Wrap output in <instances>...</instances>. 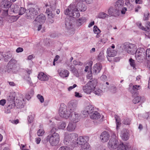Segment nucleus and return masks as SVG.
Returning a JSON list of instances; mask_svg holds the SVG:
<instances>
[{
	"label": "nucleus",
	"mask_w": 150,
	"mask_h": 150,
	"mask_svg": "<svg viewBox=\"0 0 150 150\" xmlns=\"http://www.w3.org/2000/svg\"><path fill=\"white\" fill-rule=\"evenodd\" d=\"M57 2L56 0H53L50 3V8H47L45 13L47 16V22L48 24L53 23L54 22L53 18L55 15V11L56 10Z\"/></svg>",
	"instance_id": "f257e3e1"
},
{
	"label": "nucleus",
	"mask_w": 150,
	"mask_h": 150,
	"mask_svg": "<svg viewBox=\"0 0 150 150\" xmlns=\"http://www.w3.org/2000/svg\"><path fill=\"white\" fill-rule=\"evenodd\" d=\"M18 71L17 67V61L14 59H12L8 63L6 67L3 69V73L7 72L8 73L16 74Z\"/></svg>",
	"instance_id": "f03ea898"
},
{
	"label": "nucleus",
	"mask_w": 150,
	"mask_h": 150,
	"mask_svg": "<svg viewBox=\"0 0 150 150\" xmlns=\"http://www.w3.org/2000/svg\"><path fill=\"white\" fill-rule=\"evenodd\" d=\"M64 14L69 15L70 17L77 18L80 16V14L78 9L76 8V5L74 4L70 5L68 8L64 11Z\"/></svg>",
	"instance_id": "7ed1b4c3"
},
{
	"label": "nucleus",
	"mask_w": 150,
	"mask_h": 150,
	"mask_svg": "<svg viewBox=\"0 0 150 150\" xmlns=\"http://www.w3.org/2000/svg\"><path fill=\"white\" fill-rule=\"evenodd\" d=\"M78 135L76 133H72L65 136L64 143L65 144L69 145L72 143L76 144L78 139Z\"/></svg>",
	"instance_id": "20e7f679"
},
{
	"label": "nucleus",
	"mask_w": 150,
	"mask_h": 150,
	"mask_svg": "<svg viewBox=\"0 0 150 150\" xmlns=\"http://www.w3.org/2000/svg\"><path fill=\"white\" fill-rule=\"evenodd\" d=\"M146 50L143 48H138L135 54L137 61L142 62L146 59Z\"/></svg>",
	"instance_id": "39448f33"
},
{
	"label": "nucleus",
	"mask_w": 150,
	"mask_h": 150,
	"mask_svg": "<svg viewBox=\"0 0 150 150\" xmlns=\"http://www.w3.org/2000/svg\"><path fill=\"white\" fill-rule=\"evenodd\" d=\"M97 83L96 79L89 81L86 85L83 86V89L84 92L86 93L90 94L96 87Z\"/></svg>",
	"instance_id": "423d86ee"
},
{
	"label": "nucleus",
	"mask_w": 150,
	"mask_h": 150,
	"mask_svg": "<svg viewBox=\"0 0 150 150\" xmlns=\"http://www.w3.org/2000/svg\"><path fill=\"white\" fill-rule=\"evenodd\" d=\"M122 47L129 54H134L136 53L137 47L134 44L128 42H125L122 45Z\"/></svg>",
	"instance_id": "0eeeda50"
},
{
	"label": "nucleus",
	"mask_w": 150,
	"mask_h": 150,
	"mask_svg": "<svg viewBox=\"0 0 150 150\" xmlns=\"http://www.w3.org/2000/svg\"><path fill=\"white\" fill-rule=\"evenodd\" d=\"M59 140V136L57 133H54L52 134H50L46 137L47 142L49 141L50 144L52 146L57 145Z\"/></svg>",
	"instance_id": "6e6552de"
},
{
	"label": "nucleus",
	"mask_w": 150,
	"mask_h": 150,
	"mask_svg": "<svg viewBox=\"0 0 150 150\" xmlns=\"http://www.w3.org/2000/svg\"><path fill=\"white\" fill-rule=\"evenodd\" d=\"M119 144V143L116 138V135L113 133L108 142V147L110 149H116Z\"/></svg>",
	"instance_id": "1a4fd4ad"
},
{
	"label": "nucleus",
	"mask_w": 150,
	"mask_h": 150,
	"mask_svg": "<svg viewBox=\"0 0 150 150\" xmlns=\"http://www.w3.org/2000/svg\"><path fill=\"white\" fill-rule=\"evenodd\" d=\"M39 9L37 7L35 8H31L26 11V16L27 18H33L38 14V11Z\"/></svg>",
	"instance_id": "9d476101"
},
{
	"label": "nucleus",
	"mask_w": 150,
	"mask_h": 150,
	"mask_svg": "<svg viewBox=\"0 0 150 150\" xmlns=\"http://www.w3.org/2000/svg\"><path fill=\"white\" fill-rule=\"evenodd\" d=\"M59 115L60 117L65 118H67L70 117L71 113L66 106L64 107L61 106L59 109Z\"/></svg>",
	"instance_id": "9b49d317"
},
{
	"label": "nucleus",
	"mask_w": 150,
	"mask_h": 150,
	"mask_svg": "<svg viewBox=\"0 0 150 150\" xmlns=\"http://www.w3.org/2000/svg\"><path fill=\"white\" fill-rule=\"evenodd\" d=\"M124 1L122 0H118L116 3L115 5V8L119 12L121 11L122 13L124 14L127 8L125 7H123Z\"/></svg>",
	"instance_id": "f8f14e48"
},
{
	"label": "nucleus",
	"mask_w": 150,
	"mask_h": 150,
	"mask_svg": "<svg viewBox=\"0 0 150 150\" xmlns=\"http://www.w3.org/2000/svg\"><path fill=\"white\" fill-rule=\"evenodd\" d=\"M15 97L13 96H9L8 99V105L7 108H6L5 112L7 113H9L11 112L10 109L13 108L15 106L16 104L14 101Z\"/></svg>",
	"instance_id": "ddd939ff"
},
{
	"label": "nucleus",
	"mask_w": 150,
	"mask_h": 150,
	"mask_svg": "<svg viewBox=\"0 0 150 150\" xmlns=\"http://www.w3.org/2000/svg\"><path fill=\"white\" fill-rule=\"evenodd\" d=\"M78 105V102L76 100L70 101L68 104L67 108L71 113H73L76 110Z\"/></svg>",
	"instance_id": "4468645a"
},
{
	"label": "nucleus",
	"mask_w": 150,
	"mask_h": 150,
	"mask_svg": "<svg viewBox=\"0 0 150 150\" xmlns=\"http://www.w3.org/2000/svg\"><path fill=\"white\" fill-rule=\"evenodd\" d=\"M129 91L131 93L132 95L136 94L137 95L138 94L137 91L140 89V86L137 85H133L132 83H131L129 84Z\"/></svg>",
	"instance_id": "2eb2a0df"
},
{
	"label": "nucleus",
	"mask_w": 150,
	"mask_h": 150,
	"mask_svg": "<svg viewBox=\"0 0 150 150\" xmlns=\"http://www.w3.org/2000/svg\"><path fill=\"white\" fill-rule=\"evenodd\" d=\"M89 138L87 136H80L78 138L76 144L81 145V146L84 145L85 144H88L87 142Z\"/></svg>",
	"instance_id": "dca6fc26"
},
{
	"label": "nucleus",
	"mask_w": 150,
	"mask_h": 150,
	"mask_svg": "<svg viewBox=\"0 0 150 150\" xmlns=\"http://www.w3.org/2000/svg\"><path fill=\"white\" fill-rule=\"evenodd\" d=\"M102 67V65L100 63H97L93 67L92 70L93 73L96 74L99 73Z\"/></svg>",
	"instance_id": "f3484780"
},
{
	"label": "nucleus",
	"mask_w": 150,
	"mask_h": 150,
	"mask_svg": "<svg viewBox=\"0 0 150 150\" xmlns=\"http://www.w3.org/2000/svg\"><path fill=\"white\" fill-rule=\"evenodd\" d=\"M110 137L109 133L106 131H104L101 133L100 138L103 142H105L109 140Z\"/></svg>",
	"instance_id": "a211bd4d"
},
{
	"label": "nucleus",
	"mask_w": 150,
	"mask_h": 150,
	"mask_svg": "<svg viewBox=\"0 0 150 150\" xmlns=\"http://www.w3.org/2000/svg\"><path fill=\"white\" fill-rule=\"evenodd\" d=\"M108 13L110 16L116 17L119 16L120 12L116 8H115L112 7H110L108 10Z\"/></svg>",
	"instance_id": "6ab92c4d"
},
{
	"label": "nucleus",
	"mask_w": 150,
	"mask_h": 150,
	"mask_svg": "<svg viewBox=\"0 0 150 150\" xmlns=\"http://www.w3.org/2000/svg\"><path fill=\"white\" fill-rule=\"evenodd\" d=\"M75 1L77 3L76 6V8L78 9L79 11H84L86 10V7L84 4H82L83 1H76V0Z\"/></svg>",
	"instance_id": "aec40b11"
},
{
	"label": "nucleus",
	"mask_w": 150,
	"mask_h": 150,
	"mask_svg": "<svg viewBox=\"0 0 150 150\" xmlns=\"http://www.w3.org/2000/svg\"><path fill=\"white\" fill-rule=\"evenodd\" d=\"M117 53V52L114 50L111 49L110 48H108L107 51V54L108 56L107 58L108 60L109 61H111V60H109L108 57H114L116 55Z\"/></svg>",
	"instance_id": "412c9836"
},
{
	"label": "nucleus",
	"mask_w": 150,
	"mask_h": 150,
	"mask_svg": "<svg viewBox=\"0 0 150 150\" xmlns=\"http://www.w3.org/2000/svg\"><path fill=\"white\" fill-rule=\"evenodd\" d=\"M117 150H128L131 148V145L129 144H124L122 143H120L117 146Z\"/></svg>",
	"instance_id": "4be33fe9"
},
{
	"label": "nucleus",
	"mask_w": 150,
	"mask_h": 150,
	"mask_svg": "<svg viewBox=\"0 0 150 150\" xmlns=\"http://www.w3.org/2000/svg\"><path fill=\"white\" fill-rule=\"evenodd\" d=\"M76 127V122L72 121L70 122L67 127V129L69 132H72L74 131Z\"/></svg>",
	"instance_id": "5701e85b"
},
{
	"label": "nucleus",
	"mask_w": 150,
	"mask_h": 150,
	"mask_svg": "<svg viewBox=\"0 0 150 150\" xmlns=\"http://www.w3.org/2000/svg\"><path fill=\"white\" fill-rule=\"evenodd\" d=\"M26 71L27 75H26L24 76V79L31 86L32 85L33 83L31 81L30 78L29 76V75L31 73V71L27 69L26 70Z\"/></svg>",
	"instance_id": "b1692460"
},
{
	"label": "nucleus",
	"mask_w": 150,
	"mask_h": 150,
	"mask_svg": "<svg viewBox=\"0 0 150 150\" xmlns=\"http://www.w3.org/2000/svg\"><path fill=\"white\" fill-rule=\"evenodd\" d=\"M3 59L5 62H7L8 59L12 57V54L9 51L6 52H3L2 54Z\"/></svg>",
	"instance_id": "393cba45"
},
{
	"label": "nucleus",
	"mask_w": 150,
	"mask_h": 150,
	"mask_svg": "<svg viewBox=\"0 0 150 150\" xmlns=\"http://www.w3.org/2000/svg\"><path fill=\"white\" fill-rule=\"evenodd\" d=\"M45 16L43 14H41L36 18L35 21L38 22L40 23H43L45 22Z\"/></svg>",
	"instance_id": "a878e982"
},
{
	"label": "nucleus",
	"mask_w": 150,
	"mask_h": 150,
	"mask_svg": "<svg viewBox=\"0 0 150 150\" xmlns=\"http://www.w3.org/2000/svg\"><path fill=\"white\" fill-rule=\"evenodd\" d=\"M71 17L66 18L65 21V25L66 28L69 30L72 27V21L71 20Z\"/></svg>",
	"instance_id": "bb28decb"
},
{
	"label": "nucleus",
	"mask_w": 150,
	"mask_h": 150,
	"mask_svg": "<svg viewBox=\"0 0 150 150\" xmlns=\"http://www.w3.org/2000/svg\"><path fill=\"white\" fill-rule=\"evenodd\" d=\"M90 117L93 120H97L100 117V115L97 111H94L90 115Z\"/></svg>",
	"instance_id": "cd10ccee"
},
{
	"label": "nucleus",
	"mask_w": 150,
	"mask_h": 150,
	"mask_svg": "<svg viewBox=\"0 0 150 150\" xmlns=\"http://www.w3.org/2000/svg\"><path fill=\"white\" fill-rule=\"evenodd\" d=\"M103 89H104V91H107L109 89L108 88V87L106 86L105 87V86H103L102 88ZM111 92L113 93H116L117 91V88L116 87L113 85H112L111 86L110 89H109Z\"/></svg>",
	"instance_id": "c85d7f7f"
},
{
	"label": "nucleus",
	"mask_w": 150,
	"mask_h": 150,
	"mask_svg": "<svg viewBox=\"0 0 150 150\" xmlns=\"http://www.w3.org/2000/svg\"><path fill=\"white\" fill-rule=\"evenodd\" d=\"M38 78L42 81H47L48 79V77L42 72L39 73Z\"/></svg>",
	"instance_id": "c756f323"
},
{
	"label": "nucleus",
	"mask_w": 150,
	"mask_h": 150,
	"mask_svg": "<svg viewBox=\"0 0 150 150\" xmlns=\"http://www.w3.org/2000/svg\"><path fill=\"white\" fill-rule=\"evenodd\" d=\"M11 6V2L8 1L4 0L1 3V6L2 8H8Z\"/></svg>",
	"instance_id": "7c9ffc66"
},
{
	"label": "nucleus",
	"mask_w": 150,
	"mask_h": 150,
	"mask_svg": "<svg viewBox=\"0 0 150 150\" xmlns=\"http://www.w3.org/2000/svg\"><path fill=\"white\" fill-rule=\"evenodd\" d=\"M68 65L70 67V71L76 77H78L79 76V73L74 66L72 65H70V64H68Z\"/></svg>",
	"instance_id": "2f4dec72"
},
{
	"label": "nucleus",
	"mask_w": 150,
	"mask_h": 150,
	"mask_svg": "<svg viewBox=\"0 0 150 150\" xmlns=\"http://www.w3.org/2000/svg\"><path fill=\"white\" fill-rule=\"evenodd\" d=\"M18 18V16H9L6 20L9 23H12L16 21Z\"/></svg>",
	"instance_id": "473e14b6"
},
{
	"label": "nucleus",
	"mask_w": 150,
	"mask_h": 150,
	"mask_svg": "<svg viewBox=\"0 0 150 150\" xmlns=\"http://www.w3.org/2000/svg\"><path fill=\"white\" fill-rule=\"evenodd\" d=\"M77 113L74 112L73 113H71L70 116L72 117L73 121L76 122H78L79 117Z\"/></svg>",
	"instance_id": "72a5a7b5"
},
{
	"label": "nucleus",
	"mask_w": 150,
	"mask_h": 150,
	"mask_svg": "<svg viewBox=\"0 0 150 150\" xmlns=\"http://www.w3.org/2000/svg\"><path fill=\"white\" fill-rule=\"evenodd\" d=\"M121 136L123 140L126 141L129 139V134L127 131H124L122 132Z\"/></svg>",
	"instance_id": "f704fd0d"
},
{
	"label": "nucleus",
	"mask_w": 150,
	"mask_h": 150,
	"mask_svg": "<svg viewBox=\"0 0 150 150\" xmlns=\"http://www.w3.org/2000/svg\"><path fill=\"white\" fill-rule=\"evenodd\" d=\"M69 74V71L67 70H62L59 73L60 76L63 78L68 77Z\"/></svg>",
	"instance_id": "c9c22d12"
},
{
	"label": "nucleus",
	"mask_w": 150,
	"mask_h": 150,
	"mask_svg": "<svg viewBox=\"0 0 150 150\" xmlns=\"http://www.w3.org/2000/svg\"><path fill=\"white\" fill-rule=\"evenodd\" d=\"M109 15L103 12H101L99 13L97 16H96V18L100 19H104L108 17Z\"/></svg>",
	"instance_id": "e433bc0d"
},
{
	"label": "nucleus",
	"mask_w": 150,
	"mask_h": 150,
	"mask_svg": "<svg viewBox=\"0 0 150 150\" xmlns=\"http://www.w3.org/2000/svg\"><path fill=\"white\" fill-rule=\"evenodd\" d=\"M11 11L15 13H17L19 12L20 8L18 6L16 5H11L10 7Z\"/></svg>",
	"instance_id": "4c0bfd02"
},
{
	"label": "nucleus",
	"mask_w": 150,
	"mask_h": 150,
	"mask_svg": "<svg viewBox=\"0 0 150 150\" xmlns=\"http://www.w3.org/2000/svg\"><path fill=\"white\" fill-rule=\"evenodd\" d=\"M137 25L141 29L145 31H148L150 30V28L148 27H147V28H144V26H142L141 23L140 22H138L136 23Z\"/></svg>",
	"instance_id": "58836bf2"
},
{
	"label": "nucleus",
	"mask_w": 150,
	"mask_h": 150,
	"mask_svg": "<svg viewBox=\"0 0 150 150\" xmlns=\"http://www.w3.org/2000/svg\"><path fill=\"white\" fill-rule=\"evenodd\" d=\"M86 19L85 17H82L79 18L76 21V23L78 26H80L86 21Z\"/></svg>",
	"instance_id": "ea45409f"
},
{
	"label": "nucleus",
	"mask_w": 150,
	"mask_h": 150,
	"mask_svg": "<svg viewBox=\"0 0 150 150\" xmlns=\"http://www.w3.org/2000/svg\"><path fill=\"white\" fill-rule=\"evenodd\" d=\"M85 108L87 110V111H88L89 114H90V115L94 111V107L91 105H89L87 106H86Z\"/></svg>",
	"instance_id": "a19ab883"
},
{
	"label": "nucleus",
	"mask_w": 150,
	"mask_h": 150,
	"mask_svg": "<svg viewBox=\"0 0 150 150\" xmlns=\"http://www.w3.org/2000/svg\"><path fill=\"white\" fill-rule=\"evenodd\" d=\"M17 108H21L23 107V105L21 100L16 99V103L15 102Z\"/></svg>",
	"instance_id": "79ce46f5"
},
{
	"label": "nucleus",
	"mask_w": 150,
	"mask_h": 150,
	"mask_svg": "<svg viewBox=\"0 0 150 150\" xmlns=\"http://www.w3.org/2000/svg\"><path fill=\"white\" fill-rule=\"evenodd\" d=\"M115 118L116 123V129H117L120 124V117L117 115H115Z\"/></svg>",
	"instance_id": "37998d69"
},
{
	"label": "nucleus",
	"mask_w": 150,
	"mask_h": 150,
	"mask_svg": "<svg viewBox=\"0 0 150 150\" xmlns=\"http://www.w3.org/2000/svg\"><path fill=\"white\" fill-rule=\"evenodd\" d=\"M8 10L7 9L3 10L2 12V15L3 17V18L6 20L7 19L8 16H9L8 15Z\"/></svg>",
	"instance_id": "c03bdc74"
},
{
	"label": "nucleus",
	"mask_w": 150,
	"mask_h": 150,
	"mask_svg": "<svg viewBox=\"0 0 150 150\" xmlns=\"http://www.w3.org/2000/svg\"><path fill=\"white\" fill-rule=\"evenodd\" d=\"M34 118V115H29L28 117V123L30 124L33 122Z\"/></svg>",
	"instance_id": "a18cd8bd"
},
{
	"label": "nucleus",
	"mask_w": 150,
	"mask_h": 150,
	"mask_svg": "<svg viewBox=\"0 0 150 150\" xmlns=\"http://www.w3.org/2000/svg\"><path fill=\"white\" fill-rule=\"evenodd\" d=\"M146 59L148 61L150 60V48L146 50Z\"/></svg>",
	"instance_id": "49530a36"
},
{
	"label": "nucleus",
	"mask_w": 150,
	"mask_h": 150,
	"mask_svg": "<svg viewBox=\"0 0 150 150\" xmlns=\"http://www.w3.org/2000/svg\"><path fill=\"white\" fill-rule=\"evenodd\" d=\"M94 90H93L94 93L96 95H99L102 93V91L99 88H95V87L94 88Z\"/></svg>",
	"instance_id": "de8ad7c7"
},
{
	"label": "nucleus",
	"mask_w": 150,
	"mask_h": 150,
	"mask_svg": "<svg viewBox=\"0 0 150 150\" xmlns=\"http://www.w3.org/2000/svg\"><path fill=\"white\" fill-rule=\"evenodd\" d=\"M90 145L89 144H85L81 146V150H89Z\"/></svg>",
	"instance_id": "09e8293b"
},
{
	"label": "nucleus",
	"mask_w": 150,
	"mask_h": 150,
	"mask_svg": "<svg viewBox=\"0 0 150 150\" xmlns=\"http://www.w3.org/2000/svg\"><path fill=\"white\" fill-rule=\"evenodd\" d=\"M129 61L131 66L134 69H136L135 68L136 64L135 63L134 60L132 58H131L129 59Z\"/></svg>",
	"instance_id": "8fccbe9b"
},
{
	"label": "nucleus",
	"mask_w": 150,
	"mask_h": 150,
	"mask_svg": "<svg viewBox=\"0 0 150 150\" xmlns=\"http://www.w3.org/2000/svg\"><path fill=\"white\" fill-rule=\"evenodd\" d=\"M141 97L140 96H137L133 100V103L134 104L140 102Z\"/></svg>",
	"instance_id": "3c124183"
},
{
	"label": "nucleus",
	"mask_w": 150,
	"mask_h": 150,
	"mask_svg": "<svg viewBox=\"0 0 150 150\" xmlns=\"http://www.w3.org/2000/svg\"><path fill=\"white\" fill-rule=\"evenodd\" d=\"M149 13L148 11H146L144 14L143 17V20L144 21H147L149 19Z\"/></svg>",
	"instance_id": "603ef678"
},
{
	"label": "nucleus",
	"mask_w": 150,
	"mask_h": 150,
	"mask_svg": "<svg viewBox=\"0 0 150 150\" xmlns=\"http://www.w3.org/2000/svg\"><path fill=\"white\" fill-rule=\"evenodd\" d=\"M66 126V124L64 122H60L58 126L59 129H64Z\"/></svg>",
	"instance_id": "864d4df0"
},
{
	"label": "nucleus",
	"mask_w": 150,
	"mask_h": 150,
	"mask_svg": "<svg viewBox=\"0 0 150 150\" xmlns=\"http://www.w3.org/2000/svg\"><path fill=\"white\" fill-rule=\"evenodd\" d=\"M93 31L96 34H98L100 33L101 31L96 26H94L93 27Z\"/></svg>",
	"instance_id": "5fc2aeb1"
},
{
	"label": "nucleus",
	"mask_w": 150,
	"mask_h": 150,
	"mask_svg": "<svg viewBox=\"0 0 150 150\" xmlns=\"http://www.w3.org/2000/svg\"><path fill=\"white\" fill-rule=\"evenodd\" d=\"M104 55L103 53H100L98 55V60L101 62L104 60Z\"/></svg>",
	"instance_id": "6e6d98bb"
},
{
	"label": "nucleus",
	"mask_w": 150,
	"mask_h": 150,
	"mask_svg": "<svg viewBox=\"0 0 150 150\" xmlns=\"http://www.w3.org/2000/svg\"><path fill=\"white\" fill-rule=\"evenodd\" d=\"M45 132L44 130L42 129H39L37 132V135L39 136H42L44 134Z\"/></svg>",
	"instance_id": "4d7b16f0"
},
{
	"label": "nucleus",
	"mask_w": 150,
	"mask_h": 150,
	"mask_svg": "<svg viewBox=\"0 0 150 150\" xmlns=\"http://www.w3.org/2000/svg\"><path fill=\"white\" fill-rule=\"evenodd\" d=\"M26 10H25L24 8L23 7H21V8H20V10L19 11V15H22L23 14H24L25 12H26Z\"/></svg>",
	"instance_id": "13d9d810"
},
{
	"label": "nucleus",
	"mask_w": 150,
	"mask_h": 150,
	"mask_svg": "<svg viewBox=\"0 0 150 150\" xmlns=\"http://www.w3.org/2000/svg\"><path fill=\"white\" fill-rule=\"evenodd\" d=\"M90 69V71L88 72V75L87 76V77L88 78V79H91L92 77V74L93 73L92 72V71H91V68Z\"/></svg>",
	"instance_id": "bf43d9fd"
},
{
	"label": "nucleus",
	"mask_w": 150,
	"mask_h": 150,
	"mask_svg": "<svg viewBox=\"0 0 150 150\" xmlns=\"http://www.w3.org/2000/svg\"><path fill=\"white\" fill-rule=\"evenodd\" d=\"M37 98L39 100L40 102L42 103L43 102L44 99L43 97L40 94H38L37 96Z\"/></svg>",
	"instance_id": "052dcab7"
},
{
	"label": "nucleus",
	"mask_w": 150,
	"mask_h": 150,
	"mask_svg": "<svg viewBox=\"0 0 150 150\" xmlns=\"http://www.w3.org/2000/svg\"><path fill=\"white\" fill-rule=\"evenodd\" d=\"M131 120L128 118L125 119L123 121V123L125 125H128L130 124Z\"/></svg>",
	"instance_id": "680f3d73"
},
{
	"label": "nucleus",
	"mask_w": 150,
	"mask_h": 150,
	"mask_svg": "<svg viewBox=\"0 0 150 150\" xmlns=\"http://www.w3.org/2000/svg\"><path fill=\"white\" fill-rule=\"evenodd\" d=\"M82 114L84 115V116L85 117L86 116H87L89 114V113L88 112L87 110L85 108V109L83 110L82 112Z\"/></svg>",
	"instance_id": "e2e57ef3"
},
{
	"label": "nucleus",
	"mask_w": 150,
	"mask_h": 150,
	"mask_svg": "<svg viewBox=\"0 0 150 150\" xmlns=\"http://www.w3.org/2000/svg\"><path fill=\"white\" fill-rule=\"evenodd\" d=\"M57 128L56 127H53L50 131V133L51 134H53L54 133H56L55 132V131L57 130Z\"/></svg>",
	"instance_id": "0e129e2a"
},
{
	"label": "nucleus",
	"mask_w": 150,
	"mask_h": 150,
	"mask_svg": "<svg viewBox=\"0 0 150 150\" xmlns=\"http://www.w3.org/2000/svg\"><path fill=\"white\" fill-rule=\"evenodd\" d=\"M23 49L21 47H19L16 50V52L17 53H19L23 52Z\"/></svg>",
	"instance_id": "69168bd1"
},
{
	"label": "nucleus",
	"mask_w": 150,
	"mask_h": 150,
	"mask_svg": "<svg viewBox=\"0 0 150 150\" xmlns=\"http://www.w3.org/2000/svg\"><path fill=\"white\" fill-rule=\"evenodd\" d=\"M59 150H69V148L67 146L61 147Z\"/></svg>",
	"instance_id": "338daca9"
},
{
	"label": "nucleus",
	"mask_w": 150,
	"mask_h": 150,
	"mask_svg": "<svg viewBox=\"0 0 150 150\" xmlns=\"http://www.w3.org/2000/svg\"><path fill=\"white\" fill-rule=\"evenodd\" d=\"M6 103V100L4 99H2L0 100V105L2 106L4 105Z\"/></svg>",
	"instance_id": "774afa93"
}]
</instances>
